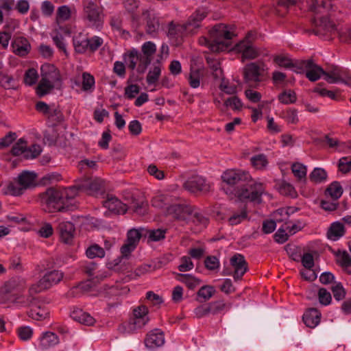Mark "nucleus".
I'll list each match as a JSON object with an SVG mask.
<instances>
[{
    "label": "nucleus",
    "instance_id": "38",
    "mask_svg": "<svg viewBox=\"0 0 351 351\" xmlns=\"http://www.w3.org/2000/svg\"><path fill=\"white\" fill-rule=\"evenodd\" d=\"M27 151V141L21 138L16 142L11 149L12 155L14 156H20L21 154H23V158H25V154Z\"/></svg>",
    "mask_w": 351,
    "mask_h": 351
},
{
    "label": "nucleus",
    "instance_id": "21",
    "mask_svg": "<svg viewBox=\"0 0 351 351\" xmlns=\"http://www.w3.org/2000/svg\"><path fill=\"white\" fill-rule=\"evenodd\" d=\"M36 304L27 312L28 316L36 320H43L47 318L49 315V310L38 298H37Z\"/></svg>",
    "mask_w": 351,
    "mask_h": 351
},
{
    "label": "nucleus",
    "instance_id": "53",
    "mask_svg": "<svg viewBox=\"0 0 351 351\" xmlns=\"http://www.w3.org/2000/svg\"><path fill=\"white\" fill-rule=\"evenodd\" d=\"M274 61L280 67H284L286 69H292L293 67V60L286 56H276L274 58Z\"/></svg>",
    "mask_w": 351,
    "mask_h": 351
},
{
    "label": "nucleus",
    "instance_id": "60",
    "mask_svg": "<svg viewBox=\"0 0 351 351\" xmlns=\"http://www.w3.org/2000/svg\"><path fill=\"white\" fill-rule=\"evenodd\" d=\"M88 51L90 52L96 51L102 45L103 39L99 36H94L91 38H88Z\"/></svg>",
    "mask_w": 351,
    "mask_h": 351
},
{
    "label": "nucleus",
    "instance_id": "12",
    "mask_svg": "<svg viewBox=\"0 0 351 351\" xmlns=\"http://www.w3.org/2000/svg\"><path fill=\"white\" fill-rule=\"evenodd\" d=\"M149 310L145 305H140L133 310V317L130 320L132 329L136 330L143 328L149 321Z\"/></svg>",
    "mask_w": 351,
    "mask_h": 351
},
{
    "label": "nucleus",
    "instance_id": "18",
    "mask_svg": "<svg viewBox=\"0 0 351 351\" xmlns=\"http://www.w3.org/2000/svg\"><path fill=\"white\" fill-rule=\"evenodd\" d=\"M165 343V335L160 329L155 328L147 333L145 339V346L150 349L154 350L162 346Z\"/></svg>",
    "mask_w": 351,
    "mask_h": 351
},
{
    "label": "nucleus",
    "instance_id": "22",
    "mask_svg": "<svg viewBox=\"0 0 351 351\" xmlns=\"http://www.w3.org/2000/svg\"><path fill=\"white\" fill-rule=\"evenodd\" d=\"M302 319L307 327L313 328L320 322L321 313L317 308H308L304 313Z\"/></svg>",
    "mask_w": 351,
    "mask_h": 351
},
{
    "label": "nucleus",
    "instance_id": "48",
    "mask_svg": "<svg viewBox=\"0 0 351 351\" xmlns=\"http://www.w3.org/2000/svg\"><path fill=\"white\" fill-rule=\"evenodd\" d=\"M312 59H309L307 60H295L293 61V67L294 69L293 71L298 73H303L304 71H306L307 69L312 65Z\"/></svg>",
    "mask_w": 351,
    "mask_h": 351
},
{
    "label": "nucleus",
    "instance_id": "17",
    "mask_svg": "<svg viewBox=\"0 0 351 351\" xmlns=\"http://www.w3.org/2000/svg\"><path fill=\"white\" fill-rule=\"evenodd\" d=\"M102 203L110 212L116 215H123L128 209L125 204L113 195H107L106 199Z\"/></svg>",
    "mask_w": 351,
    "mask_h": 351
},
{
    "label": "nucleus",
    "instance_id": "37",
    "mask_svg": "<svg viewBox=\"0 0 351 351\" xmlns=\"http://www.w3.org/2000/svg\"><path fill=\"white\" fill-rule=\"evenodd\" d=\"M166 229L147 230L145 228V237L151 241H160L165 238Z\"/></svg>",
    "mask_w": 351,
    "mask_h": 351
},
{
    "label": "nucleus",
    "instance_id": "20",
    "mask_svg": "<svg viewBox=\"0 0 351 351\" xmlns=\"http://www.w3.org/2000/svg\"><path fill=\"white\" fill-rule=\"evenodd\" d=\"M58 230L60 240L66 244H71L74 238L75 226L70 221H63L59 223Z\"/></svg>",
    "mask_w": 351,
    "mask_h": 351
},
{
    "label": "nucleus",
    "instance_id": "49",
    "mask_svg": "<svg viewBox=\"0 0 351 351\" xmlns=\"http://www.w3.org/2000/svg\"><path fill=\"white\" fill-rule=\"evenodd\" d=\"M95 78L91 74H90L87 72H84L82 73V89L84 91H88L91 89H93L95 87Z\"/></svg>",
    "mask_w": 351,
    "mask_h": 351
},
{
    "label": "nucleus",
    "instance_id": "11",
    "mask_svg": "<svg viewBox=\"0 0 351 351\" xmlns=\"http://www.w3.org/2000/svg\"><path fill=\"white\" fill-rule=\"evenodd\" d=\"M193 212V206L186 204H175L167 207V215L178 221L187 222Z\"/></svg>",
    "mask_w": 351,
    "mask_h": 351
},
{
    "label": "nucleus",
    "instance_id": "41",
    "mask_svg": "<svg viewBox=\"0 0 351 351\" xmlns=\"http://www.w3.org/2000/svg\"><path fill=\"white\" fill-rule=\"evenodd\" d=\"M19 280L12 278L5 282L1 289V293L9 294L19 290Z\"/></svg>",
    "mask_w": 351,
    "mask_h": 351
},
{
    "label": "nucleus",
    "instance_id": "24",
    "mask_svg": "<svg viewBox=\"0 0 351 351\" xmlns=\"http://www.w3.org/2000/svg\"><path fill=\"white\" fill-rule=\"evenodd\" d=\"M12 47L15 54L23 57L29 53L30 44L26 38H19L12 42Z\"/></svg>",
    "mask_w": 351,
    "mask_h": 351
},
{
    "label": "nucleus",
    "instance_id": "28",
    "mask_svg": "<svg viewBox=\"0 0 351 351\" xmlns=\"http://www.w3.org/2000/svg\"><path fill=\"white\" fill-rule=\"evenodd\" d=\"M345 234V228L342 223L339 221L333 222L328 232L327 237L329 239L335 241Z\"/></svg>",
    "mask_w": 351,
    "mask_h": 351
},
{
    "label": "nucleus",
    "instance_id": "54",
    "mask_svg": "<svg viewBox=\"0 0 351 351\" xmlns=\"http://www.w3.org/2000/svg\"><path fill=\"white\" fill-rule=\"evenodd\" d=\"M38 78V75L36 69H29L26 71L24 75V83L28 86H32L36 84Z\"/></svg>",
    "mask_w": 351,
    "mask_h": 351
},
{
    "label": "nucleus",
    "instance_id": "32",
    "mask_svg": "<svg viewBox=\"0 0 351 351\" xmlns=\"http://www.w3.org/2000/svg\"><path fill=\"white\" fill-rule=\"evenodd\" d=\"M176 279L184 283L186 286L191 290L195 289L201 283V280L191 274H177Z\"/></svg>",
    "mask_w": 351,
    "mask_h": 351
},
{
    "label": "nucleus",
    "instance_id": "3",
    "mask_svg": "<svg viewBox=\"0 0 351 351\" xmlns=\"http://www.w3.org/2000/svg\"><path fill=\"white\" fill-rule=\"evenodd\" d=\"M235 27L224 23H217L209 30V36L213 43H210L209 49L215 53L227 50L229 40L236 36Z\"/></svg>",
    "mask_w": 351,
    "mask_h": 351
},
{
    "label": "nucleus",
    "instance_id": "50",
    "mask_svg": "<svg viewBox=\"0 0 351 351\" xmlns=\"http://www.w3.org/2000/svg\"><path fill=\"white\" fill-rule=\"evenodd\" d=\"M279 192L280 194L290 196L292 198H295L297 197V192L295 188L292 184L287 182H282L279 187Z\"/></svg>",
    "mask_w": 351,
    "mask_h": 351
},
{
    "label": "nucleus",
    "instance_id": "14",
    "mask_svg": "<svg viewBox=\"0 0 351 351\" xmlns=\"http://www.w3.org/2000/svg\"><path fill=\"white\" fill-rule=\"evenodd\" d=\"M324 79L328 83L335 84L341 82L343 84H348L349 81L351 80V77L349 76L348 72L341 68L335 66H332L329 71H325Z\"/></svg>",
    "mask_w": 351,
    "mask_h": 351
},
{
    "label": "nucleus",
    "instance_id": "29",
    "mask_svg": "<svg viewBox=\"0 0 351 351\" xmlns=\"http://www.w3.org/2000/svg\"><path fill=\"white\" fill-rule=\"evenodd\" d=\"M159 19L154 14H147L145 32L152 36H155L159 29Z\"/></svg>",
    "mask_w": 351,
    "mask_h": 351
},
{
    "label": "nucleus",
    "instance_id": "46",
    "mask_svg": "<svg viewBox=\"0 0 351 351\" xmlns=\"http://www.w3.org/2000/svg\"><path fill=\"white\" fill-rule=\"evenodd\" d=\"M86 256L89 258H94L96 257L103 258L105 256V251L103 247L97 244L90 245L86 252Z\"/></svg>",
    "mask_w": 351,
    "mask_h": 351
},
{
    "label": "nucleus",
    "instance_id": "51",
    "mask_svg": "<svg viewBox=\"0 0 351 351\" xmlns=\"http://www.w3.org/2000/svg\"><path fill=\"white\" fill-rule=\"evenodd\" d=\"M291 170L294 176L298 178V180H301L302 179L306 180V167L304 165L296 162L293 164L291 167Z\"/></svg>",
    "mask_w": 351,
    "mask_h": 351
},
{
    "label": "nucleus",
    "instance_id": "25",
    "mask_svg": "<svg viewBox=\"0 0 351 351\" xmlns=\"http://www.w3.org/2000/svg\"><path fill=\"white\" fill-rule=\"evenodd\" d=\"M71 317L73 320L86 326H92L95 323V319L80 308L74 309L71 313Z\"/></svg>",
    "mask_w": 351,
    "mask_h": 351
},
{
    "label": "nucleus",
    "instance_id": "61",
    "mask_svg": "<svg viewBox=\"0 0 351 351\" xmlns=\"http://www.w3.org/2000/svg\"><path fill=\"white\" fill-rule=\"evenodd\" d=\"M318 298L319 302L325 306L329 304L332 300L330 293L323 287L320 288L318 291Z\"/></svg>",
    "mask_w": 351,
    "mask_h": 351
},
{
    "label": "nucleus",
    "instance_id": "58",
    "mask_svg": "<svg viewBox=\"0 0 351 351\" xmlns=\"http://www.w3.org/2000/svg\"><path fill=\"white\" fill-rule=\"evenodd\" d=\"M335 299L337 301L343 300L346 294V290L341 282H338L331 287Z\"/></svg>",
    "mask_w": 351,
    "mask_h": 351
},
{
    "label": "nucleus",
    "instance_id": "35",
    "mask_svg": "<svg viewBox=\"0 0 351 351\" xmlns=\"http://www.w3.org/2000/svg\"><path fill=\"white\" fill-rule=\"evenodd\" d=\"M142 237H145V228H133L128 232L126 241L137 246L139 240Z\"/></svg>",
    "mask_w": 351,
    "mask_h": 351
},
{
    "label": "nucleus",
    "instance_id": "55",
    "mask_svg": "<svg viewBox=\"0 0 351 351\" xmlns=\"http://www.w3.org/2000/svg\"><path fill=\"white\" fill-rule=\"evenodd\" d=\"M215 290L213 286L204 285L202 287L197 293L199 298H202L204 301L209 300L215 293Z\"/></svg>",
    "mask_w": 351,
    "mask_h": 351
},
{
    "label": "nucleus",
    "instance_id": "56",
    "mask_svg": "<svg viewBox=\"0 0 351 351\" xmlns=\"http://www.w3.org/2000/svg\"><path fill=\"white\" fill-rule=\"evenodd\" d=\"M224 106L230 107L233 110H240L243 107V103L237 96H233L225 101Z\"/></svg>",
    "mask_w": 351,
    "mask_h": 351
},
{
    "label": "nucleus",
    "instance_id": "47",
    "mask_svg": "<svg viewBox=\"0 0 351 351\" xmlns=\"http://www.w3.org/2000/svg\"><path fill=\"white\" fill-rule=\"evenodd\" d=\"M130 209L138 215L143 216L147 213L148 204L145 201H133Z\"/></svg>",
    "mask_w": 351,
    "mask_h": 351
},
{
    "label": "nucleus",
    "instance_id": "27",
    "mask_svg": "<svg viewBox=\"0 0 351 351\" xmlns=\"http://www.w3.org/2000/svg\"><path fill=\"white\" fill-rule=\"evenodd\" d=\"M36 174L27 171H23L18 177V183L24 189L34 187Z\"/></svg>",
    "mask_w": 351,
    "mask_h": 351
},
{
    "label": "nucleus",
    "instance_id": "57",
    "mask_svg": "<svg viewBox=\"0 0 351 351\" xmlns=\"http://www.w3.org/2000/svg\"><path fill=\"white\" fill-rule=\"evenodd\" d=\"M16 332L19 339L24 341L29 340L33 335V330L29 326H21Z\"/></svg>",
    "mask_w": 351,
    "mask_h": 351
},
{
    "label": "nucleus",
    "instance_id": "33",
    "mask_svg": "<svg viewBox=\"0 0 351 351\" xmlns=\"http://www.w3.org/2000/svg\"><path fill=\"white\" fill-rule=\"evenodd\" d=\"M325 194L337 201L343 194V188L337 181L332 182L326 189Z\"/></svg>",
    "mask_w": 351,
    "mask_h": 351
},
{
    "label": "nucleus",
    "instance_id": "64",
    "mask_svg": "<svg viewBox=\"0 0 351 351\" xmlns=\"http://www.w3.org/2000/svg\"><path fill=\"white\" fill-rule=\"evenodd\" d=\"M339 171L342 173H348L351 170V160L348 157H342L338 162Z\"/></svg>",
    "mask_w": 351,
    "mask_h": 351
},
{
    "label": "nucleus",
    "instance_id": "5",
    "mask_svg": "<svg viewBox=\"0 0 351 351\" xmlns=\"http://www.w3.org/2000/svg\"><path fill=\"white\" fill-rule=\"evenodd\" d=\"M265 192L263 184L256 182L251 178V181L245 182L236 192L230 197H237L241 202H251L260 204L262 202V195Z\"/></svg>",
    "mask_w": 351,
    "mask_h": 351
},
{
    "label": "nucleus",
    "instance_id": "13",
    "mask_svg": "<svg viewBox=\"0 0 351 351\" xmlns=\"http://www.w3.org/2000/svg\"><path fill=\"white\" fill-rule=\"evenodd\" d=\"M84 17L93 23L96 27L101 25V14L102 9L92 1H83Z\"/></svg>",
    "mask_w": 351,
    "mask_h": 351
},
{
    "label": "nucleus",
    "instance_id": "31",
    "mask_svg": "<svg viewBox=\"0 0 351 351\" xmlns=\"http://www.w3.org/2000/svg\"><path fill=\"white\" fill-rule=\"evenodd\" d=\"M322 75L325 76V71L323 68L312 61V65L307 69L306 71V77L311 82H315L318 80Z\"/></svg>",
    "mask_w": 351,
    "mask_h": 351
},
{
    "label": "nucleus",
    "instance_id": "59",
    "mask_svg": "<svg viewBox=\"0 0 351 351\" xmlns=\"http://www.w3.org/2000/svg\"><path fill=\"white\" fill-rule=\"evenodd\" d=\"M125 9L129 12L132 13V20L136 19V16L134 14L135 10L138 7V2L137 0H124L123 2Z\"/></svg>",
    "mask_w": 351,
    "mask_h": 351
},
{
    "label": "nucleus",
    "instance_id": "36",
    "mask_svg": "<svg viewBox=\"0 0 351 351\" xmlns=\"http://www.w3.org/2000/svg\"><path fill=\"white\" fill-rule=\"evenodd\" d=\"M327 177V172L324 169L319 167L315 168L309 175L310 180L315 184L326 181Z\"/></svg>",
    "mask_w": 351,
    "mask_h": 351
},
{
    "label": "nucleus",
    "instance_id": "26",
    "mask_svg": "<svg viewBox=\"0 0 351 351\" xmlns=\"http://www.w3.org/2000/svg\"><path fill=\"white\" fill-rule=\"evenodd\" d=\"M59 343L58 335L52 332H46L40 338L39 347L42 350H47Z\"/></svg>",
    "mask_w": 351,
    "mask_h": 351
},
{
    "label": "nucleus",
    "instance_id": "7",
    "mask_svg": "<svg viewBox=\"0 0 351 351\" xmlns=\"http://www.w3.org/2000/svg\"><path fill=\"white\" fill-rule=\"evenodd\" d=\"M35 109L46 118L48 127L56 128L65 121V117L59 106L49 105L44 101H38Z\"/></svg>",
    "mask_w": 351,
    "mask_h": 351
},
{
    "label": "nucleus",
    "instance_id": "44",
    "mask_svg": "<svg viewBox=\"0 0 351 351\" xmlns=\"http://www.w3.org/2000/svg\"><path fill=\"white\" fill-rule=\"evenodd\" d=\"M33 293L29 291V295L27 297L23 295L18 296L15 298L14 302L19 304L21 306H29L30 308L33 305H36V300L38 298L32 295Z\"/></svg>",
    "mask_w": 351,
    "mask_h": 351
},
{
    "label": "nucleus",
    "instance_id": "1",
    "mask_svg": "<svg viewBox=\"0 0 351 351\" xmlns=\"http://www.w3.org/2000/svg\"><path fill=\"white\" fill-rule=\"evenodd\" d=\"M38 196L41 204L49 213L66 212L77 208L75 188L73 186L49 187Z\"/></svg>",
    "mask_w": 351,
    "mask_h": 351
},
{
    "label": "nucleus",
    "instance_id": "9",
    "mask_svg": "<svg viewBox=\"0 0 351 351\" xmlns=\"http://www.w3.org/2000/svg\"><path fill=\"white\" fill-rule=\"evenodd\" d=\"M73 187L75 188V197L80 192H86L88 194H95L103 190L104 182L99 178H86L75 182V184L73 185Z\"/></svg>",
    "mask_w": 351,
    "mask_h": 351
},
{
    "label": "nucleus",
    "instance_id": "16",
    "mask_svg": "<svg viewBox=\"0 0 351 351\" xmlns=\"http://www.w3.org/2000/svg\"><path fill=\"white\" fill-rule=\"evenodd\" d=\"M231 266L234 268L233 278L234 280H241L247 271V263L244 256L236 254L230 260Z\"/></svg>",
    "mask_w": 351,
    "mask_h": 351
},
{
    "label": "nucleus",
    "instance_id": "10",
    "mask_svg": "<svg viewBox=\"0 0 351 351\" xmlns=\"http://www.w3.org/2000/svg\"><path fill=\"white\" fill-rule=\"evenodd\" d=\"M183 188L193 194L206 193L210 191V185L204 177L195 175L184 182Z\"/></svg>",
    "mask_w": 351,
    "mask_h": 351
},
{
    "label": "nucleus",
    "instance_id": "30",
    "mask_svg": "<svg viewBox=\"0 0 351 351\" xmlns=\"http://www.w3.org/2000/svg\"><path fill=\"white\" fill-rule=\"evenodd\" d=\"M73 43L75 51L77 53H84L88 50V38L82 34H79L73 38Z\"/></svg>",
    "mask_w": 351,
    "mask_h": 351
},
{
    "label": "nucleus",
    "instance_id": "15",
    "mask_svg": "<svg viewBox=\"0 0 351 351\" xmlns=\"http://www.w3.org/2000/svg\"><path fill=\"white\" fill-rule=\"evenodd\" d=\"M243 74L245 82L250 86H253L261 81V68L256 62L247 64L243 68Z\"/></svg>",
    "mask_w": 351,
    "mask_h": 351
},
{
    "label": "nucleus",
    "instance_id": "63",
    "mask_svg": "<svg viewBox=\"0 0 351 351\" xmlns=\"http://www.w3.org/2000/svg\"><path fill=\"white\" fill-rule=\"evenodd\" d=\"M284 118L289 123L296 124L299 121L298 110L295 108H289L284 112Z\"/></svg>",
    "mask_w": 351,
    "mask_h": 351
},
{
    "label": "nucleus",
    "instance_id": "39",
    "mask_svg": "<svg viewBox=\"0 0 351 351\" xmlns=\"http://www.w3.org/2000/svg\"><path fill=\"white\" fill-rule=\"evenodd\" d=\"M279 101L283 104H294L297 100L295 93L289 89L285 90L280 93L278 96Z\"/></svg>",
    "mask_w": 351,
    "mask_h": 351
},
{
    "label": "nucleus",
    "instance_id": "23",
    "mask_svg": "<svg viewBox=\"0 0 351 351\" xmlns=\"http://www.w3.org/2000/svg\"><path fill=\"white\" fill-rule=\"evenodd\" d=\"M337 257V264L340 266L344 272L351 275V256L347 251L338 250L335 253Z\"/></svg>",
    "mask_w": 351,
    "mask_h": 351
},
{
    "label": "nucleus",
    "instance_id": "43",
    "mask_svg": "<svg viewBox=\"0 0 351 351\" xmlns=\"http://www.w3.org/2000/svg\"><path fill=\"white\" fill-rule=\"evenodd\" d=\"M189 218L191 219L192 222L196 226L201 225L206 226L208 221V218L204 215L199 209L194 206L193 214L189 217Z\"/></svg>",
    "mask_w": 351,
    "mask_h": 351
},
{
    "label": "nucleus",
    "instance_id": "45",
    "mask_svg": "<svg viewBox=\"0 0 351 351\" xmlns=\"http://www.w3.org/2000/svg\"><path fill=\"white\" fill-rule=\"evenodd\" d=\"M250 161L252 165L256 169H262L268 164L267 158L263 154H259L252 156Z\"/></svg>",
    "mask_w": 351,
    "mask_h": 351
},
{
    "label": "nucleus",
    "instance_id": "42",
    "mask_svg": "<svg viewBox=\"0 0 351 351\" xmlns=\"http://www.w3.org/2000/svg\"><path fill=\"white\" fill-rule=\"evenodd\" d=\"M239 51L242 53L243 59H254L259 54L258 50L250 45L241 46Z\"/></svg>",
    "mask_w": 351,
    "mask_h": 351
},
{
    "label": "nucleus",
    "instance_id": "2",
    "mask_svg": "<svg viewBox=\"0 0 351 351\" xmlns=\"http://www.w3.org/2000/svg\"><path fill=\"white\" fill-rule=\"evenodd\" d=\"M334 0H308L309 10L316 14H322L319 18H313L312 24L314 28L308 30L315 35L324 37L327 33L335 30V25L329 19L328 14L333 9Z\"/></svg>",
    "mask_w": 351,
    "mask_h": 351
},
{
    "label": "nucleus",
    "instance_id": "8",
    "mask_svg": "<svg viewBox=\"0 0 351 351\" xmlns=\"http://www.w3.org/2000/svg\"><path fill=\"white\" fill-rule=\"evenodd\" d=\"M63 278V274L58 270L47 272L40 280L29 288L31 293H40L58 283Z\"/></svg>",
    "mask_w": 351,
    "mask_h": 351
},
{
    "label": "nucleus",
    "instance_id": "62",
    "mask_svg": "<svg viewBox=\"0 0 351 351\" xmlns=\"http://www.w3.org/2000/svg\"><path fill=\"white\" fill-rule=\"evenodd\" d=\"M205 267L208 270H215L219 267V259L215 256H208L204 260Z\"/></svg>",
    "mask_w": 351,
    "mask_h": 351
},
{
    "label": "nucleus",
    "instance_id": "52",
    "mask_svg": "<svg viewBox=\"0 0 351 351\" xmlns=\"http://www.w3.org/2000/svg\"><path fill=\"white\" fill-rule=\"evenodd\" d=\"M247 217V213L245 208H243L239 213H234L228 219L230 225L235 226L243 221L245 220Z\"/></svg>",
    "mask_w": 351,
    "mask_h": 351
},
{
    "label": "nucleus",
    "instance_id": "19",
    "mask_svg": "<svg viewBox=\"0 0 351 351\" xmlns=\"http://www.w3.org/2000/svg\"><path fill=\"white\" fill-rule=\"evenodd\" d=\"M207 16V12L204 9L195 10L183 24L184 30L193 32L195 29L200 27L201 22Z\"/></svg>",
    "mask_w": 351,
    "mask_h": 351
},
{
    "label": "nucleus",
    "instance_id": "4",
    "mask_svg": "<svg viewBox=\"0 0 351 351\" xmlns=\"http://www.w3.org/2000/svg\"><path fill=\"white\" fill-rule=\"evenodd\" d=\"M221 180L226 184L223 186L224 192L231 197L245 182L251 181L248 171L242 169H228L221 175Z\"/></svg>",
    "mask_w": 351,
    "mask_h": 351
},
{
    "label": "nucleus",
    "instance_id": "40",
    "mask_svg": "<svg viewBox=\"0 0 351 351\" xmlns=\"http://www.w3.org/2000/svg\"><path fill=\"white\" fill-rule=\"evenodd\" d=\"M169 197L165 195H159L154 197L152 199L151 203L152 206L159 209L166 208L167 210V207L169 206Z\"/></svg>",
    "mask_w": 351,
    "mask_h": 351
},
{
    "label": "nucleus",
    "instance_id": "6",
    "mask_svg": "<svg viewBox=\"0 0 351 351\" xmlns=\"http://www.w3.org/2000/svg\"><path fill=\"white\" fill-rule=\"evenodd\" d=\"M41 80L36 87V94L42 97L49 94L53 88V83L60 81V75L53 64H45L41 66Z\"/></svg>",
    "mask_w": 351,
    "mask_h": 351
},
{
    "label": "nucleus",
    "instance_id": "34",
    "mask_svg": "<svg viewBox=\"0 0 351 351\" xmlns=\"http://www.w3.org/2000/svg\"><path fill=\"white\" fill-rule=\"evenodd\" d=\"M139 51L136 49H132L124 54V58L128 64V66L131 70H134L138 62Z\"/></svg>",
    "mask_w": 351,
    "mask_h": 351
}]
</instances>
